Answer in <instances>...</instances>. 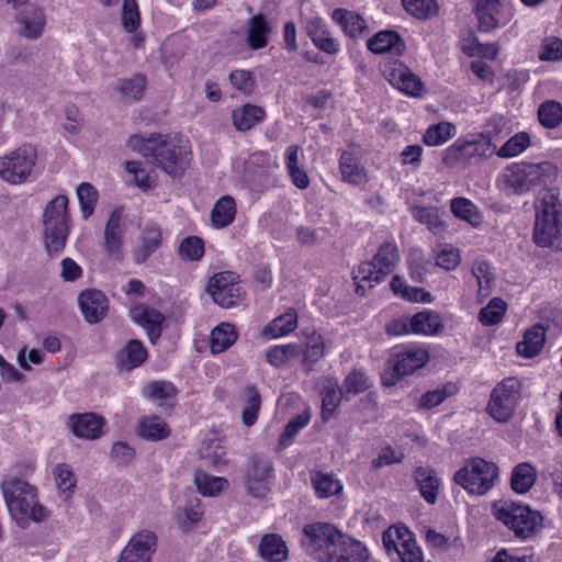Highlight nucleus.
I'll use <instances>...</instances> for the list:
<instances>
[{"label": "nucleus", "instance_id": "1", "mask_svg": "<svg viewBox=\"0 0 562 562\" xmlns=\"http://www.w3.org/2000/svg\"><path fill=\"white\" fill-rule=\"evenodd\" d=\"M127 145L171 177L181 176L189 164V147L175 137L153 134L144 138L133 135Z\"/></svg>", "mask_w": 562, "mask_h": 562}, {"label": "nucleus", "instance_id": "2", "mask_svg": "<svg viewBox=\"0 0 562 562\" xmlns=\"http://www.w3.org/2000/svg\"><path fill=\"white\" fill-rule=\"evenodd\" d=\"M532 239L539 247L562 250V204L559 189H544L535 201Z\"/></svg>", "mask_w": 562, "mask_h": 562}, {"label": "nucleus", "instance_id": "3", "mask_svg": "<svg viewBox=\"0 0 562 562\" xmlns=\"http://www.w3.org/2000/svg\"><path fill=\"white\" fill-rule=\"evenodd\" d=\"M1 492L11 518L20 528H29L31 521L42 522L48 517L47 509L38 502L37 490L18 477L1 483Z\"/></svg>", "mask_w": 562, "mask_h": 562}, {"label": "nucleus", "instance_id": "4", "mask_svg": "<svg viewBox=\"0 0 562 562\" xmlns=\"http://www.w3.org/2000/svg\"><path fill=\"white\" fill-rule=\"evenodd\" d=\"M68 198L64 194L50 200L43 212V236L46 250L50 254L60 252L69 235L70 215Z\"/></svg>", "mask_w": 562, "mask_h": 562}, {"label": "nucleus", "instance_id": "5", "mask_svg": "<svg viewBox=\"0 0 562 562\" xmlns=\"http://www.w3.org/2000/svg\"><path fill=\"white\" fill-rule=\"evenodd\" d=\"M492 515L520 539L529 538L542 522L540 512L507 499L495 502Z\"/></svg>", "mask_w": 562, "mask_h": 562}, {"label": "nucleus", "instance_id": "6", "mask_svg": "<svg viewBox=\"0 0 562 562\" xmlns=\"http://www.w3.org/2000/svg\"><path fill=\"white\" fill-rule=\"evenodd\" d=\"M522 381L516 376H507L496 383L490 394L486 414L496 423L509 422L522 398Z\"/></svg>", "mask_w": 562, "mask_h": 562}, {"label": "nucleus", "instance_id": "7", "mask_svg": "<svg viewBox=\"0 0 562 562\" xmlns=\"http://www.w3.org/2000/svg\"><path fill=\"white\" fill-rule=\"evenodd\" d=\"M554 173L555 168L549 161L513 164L503 171L502 179L506 189L516 194H522L536 187L546 184Z\"/></svg>", "mask_w": 562, "mask_h": 562}, {"label": "nucleus", "instance_id": "8", "mask_svg": "<svg viewBox=\"0 0 562 562\" xmlns=\"http://www.w3.org/2000/svg\"><path fill=\"white\" fill-rule=\"evenodd\" d=\"M498 477V467L482 458H471L459 469L453 481L467 492L475 495L486 494Z\"/></svg>", "mask_w": 562, "mask_h": 562}, {"label": "nucleus", "instance_id": "9", "mask_svg": "<svg viewBox=\"0 0 562 562\" xmlns=\"http://www.w3.org/2000/svg\"><path fill=\"white\" fill-rule=\"evenodd\" d=\"M340 538L341 532L335 526L314 522L303 528L301 543L307 554L319 562H329Z\"/></svg>", "mask_w": 562, "mask_h": 562}, {"label": "nucleus", "instance_id": "10", "mask_svg": "<svg viewBox=\"0 0 562 562\" xmlns=\"http://www.w3.org/2000/svg\"><path fill=\"white\" fill-rule=\"evenodd\" d=\"M36 160V148L24 144L0 157V177L11 184L23 183L30 178Z\"/></svg>", "mask_w": 562, "mask_h": 562}, {"label": "nucleus", "instance_id": "11", "mask_svg": "<svg viewBox=\"0 0 562 562\" xmlns=\"http://www.w3.org/2000/svg\"><path fill=\"white\" fill-rule=\"evenodd\" d=\"M282 347L285 362L301 358V363L306 372H311L326 355L324 338L316 331L305 335L301 342L286 344Z\"/></svg>", "mask_w": 562, "mask_h": 562}, {"label": "nucleus", "instance_id": "12", "mask_svg": "<svg viewBox=\"0 0 562 562\" xmlns=\"http://www.w3.org/2000/svg\"><path fill=\"white\" fill-rule=\"evenodd\" d=\"M273 479L272 462L261 456H252L244 475V485L254 497H265L271 491Z\"/></svg>", "mask_w": 562, "mask_h": 562}, {"label": "nucleus", "instance_id": "13", "mask_svg": "<svg viewBox=\"0 0 562 562\" xmlns=\"http://www.w3.org/2000/svg\"><path fill=\"white\" fill-rule=\"evenodd\" d=\"M474 11L483 32L505 25L514 18V9L506 0H477Z\"/></svg>", "mask_w": 562, "mask_h": 562}, {"label": "nucleus", "instance_id": "14", "mask_svg": "<svg viewBox=\"0 0 562 562\" xmlns=\"http://www.w3.org/2000/svg\"><path fill=\"white\" fill-rule=\"evenodd\" d=\"M237 279L238 276L231 271L216 273L210 279L207 292L214 303L224 308L233 307L238 303L241 297V288Z\"/></svg>", "mask_w": 562, "mask_h": 562}, {"label": "nucleus", "instance_id": "15", "mask_svg": "<svg viewBox=\"0 0 562 562\" xmlns=\"http://www.w3.org/2000/svg\"><path fill=\"white\" fill-rule=\"evenodd\" d=\"M127 227L125 216L121 206L111 211L103 232V250L105 255L121 260Z\"/></svg>", "mask_w": 562, "mask_h": 562}, {"label": "nucleus", "instance_id": "16", "mask_svg": "<svg viewBox=\"0 0 562 562\" xmlns=\"http://www.w3.org/2000/svg\"><path fill=\"white\" fill-rule=\"evenodd\" d=\"M386 268V250L380 247L378 254L371 261L362 262L353 270L356 292L363 295L368 289L383 281Z\"/></svg>", "mask_w": 562, "mask_h": 562}, {"label": "nucleus", "instance_id": "17", "mask_svg": "<svg viewBox=\"0 0 562 562\" xmlns=\"http://www.w3.org/2000/svg\"><path fill=\"white\" fill-rule=\"evenodd\" d=\"M392 550L397 553L401 562H424L412 531L402 524L389 527V554Z\"/></svg>", "mask_w": 562, "mask_h": 562}, {"label": "nucleus", "instance_id": "18", "mask_svg": "<svg viewBox=\"0 0 562 562\" xmlns=\"http://www.w3.org/2000/svg\"><path fill=\"white\" fill-rule=\"evenodd\" d=\"M156 548V533L147 529L142 530L130 539L117 562H150Z\"/></svg>", "mask_w": 562, "mask_h": 562}, {"label": "nucleus", "instance_id": "19", "mask_svg": "<svg viewBox=\"0 0 562 562\" xmlns=\"http://www.w3.org/2000/svg\"><path fill=\"white\" fill-rule=\"evenodd\" d=\"M16 34L27 41L38 40L45 31L47 19L44 10L38 7H27L15 15Z\"/></svg>", "mask_w": 562, "mask_h": 562}, {"label": "nucleus", "instance_id": "20", "mask_svg": "<svg viewBox=\"0 0 562 562\" xmlns=\"http://www.w3.org/2000/svg\"><path fill=\"white\" fill-rule=\"evenodd\" d=\"M162 240V231L159 225L154 223L145 224L132 248L134 262L137 265L146 262L159 249Z\"/></svg>", "mask_w": 562, "mask_h": 562}, {"label": "nucleus", "instance_id": "21", "mask_svg": "<svg viewBox=\"0 0 562 562\" xmlns=\"http://www.w3.org/2000/svg\"><path fill=\"white\" fill-rule=\"evenodd\" d=\"M389 83L407 95L418 98L424 91V82L407 66L395 61L389 72Z\"/></svg>", "mask_w": 562, "mask_h": 562}, {"label": "nucleus", "instance_id": "22", "mask_svg": "<svg viewBox=\"0 0 562 562\" xmlns=\"http://www.w3.org/2000/svg\"><path fill=\"white\" fill-rule=\"evenodd\" d=\"M429 361V352L422 346H407L395 355L394 372L398 376L413 374Z\"/></svg>", "mask_w": 562, "mask_h": 562}, {"label": "nucleus", "instance_id": "23", "mask_svg": "<svg viewBox=\"0 0 562 562\" xmlns=\"http://www.w3.org/2000/svg\"><path fill=\"white\" fill-rule=\"evenodd\" d=\"M78 303L85 319L89 324L101 322L109 310L106 296L95 289L82 291L78 297Z\"/></svg>", "mask_w": 562, "mask_h": 562}, {"label": "nucleus", "instance_id": "24", "mask_svg": "<svg viewBox=\"0 0 562 562\" xmlns=\"http://www.w3.org/2000/svg\"><path fill=\"white\" fill-rule=\"evenodd\" d=\"M68 426L76 437L94 440L102 435L104 419L94 413L74 414L68 418Z\"/></svg>", "mask_w": 562, "mask_h": 562}, {"label": "nucleus", "instance_id": "25", "mask_svg": "<svg viewBox=\"0 0 562 562\" xmlns=\"http://www.w3.org/2000/svg\"><path fill=\"white\" fill-rule=\"evenodd\" d=\"M317 386L322 396V416L324 420L331 417L342 397H345L344 387L339 386L337 379L331 376H322Z\"/></svg>", "mask_w": 562, "mask_h": 562}, {"label": "nucleus", "instance_id": "26", "mask_svg": "<svg viewBox=\"0 0 562 562\" xmlns=\"http://www.w3.org/2000/svg\"><path fill=\"white\" fill-rule=\"evenodd\" d=\"M331 20L338 24L350 38L358 40L368 34V24L357 12L337 8L331 12Z\"/></svg>", "mask_w": 562, "mask_h": 562}, {"label": "nucleus", "instance_id": "27", "mask_svg": "<svg viewBox=\"0 0 562 562\" xmlns=\"http://www.w3.org/2000/svg\"><path fill=\"white\" fill-rule=\"evenodd\" d=\"M133 319L143 326L151 344H155L161 335L164 315L151 307L139 305L132 311Z\"/></svg>", "mask_w": 562, "mask_h": 562}, {"label": "nucleus", "instance_id": "28", "mask_svg": "<svg viewBox=\"0 0 562 562\" xmlns=\"http://www.w3.org/2000/svg\"><path fill=\"white\" fill-rule=\"evenodd\" d=\"M339 169L344 181L359 186L368 180V173L360 162L358 153L346 150L339 159Z\"/></svg>", "mask_w": 562, "mask_h": 562}, {"label": "nucleus", "instance_id": "29", "mask_svg": "<svg viewBox=\"0 0 562 562\" xmlns=\"http://www.w3.org/2000/svg\"><path fill=\"white\" fill-rule=\"evenodd\" d=\"M367 560L366 547L341 532V538L329 562H366Z\"/></svg>", "mask_w": 562, "mask_h": 562}, {"label": "nucleus", "instance_id": "30", "mask_svg": "<svg viewBox=\"0 0 562 562\" xmlns=\"http://www.w3.org/2000/svg\"><path fill=\"white\" fill-rule=\"evenodd\" d=\"M413 335L436 336L443 330L442 318L439 313L424 310L412 316Z\"/></svg>", "mask_w": 562, "mask_h": 562}, {"label": "nucleus", "instance_id": "31", "mask_svg": "<svg viewBox=\"0 0 562 562\" xmlns=\"http://www.w3.org/2000/svg\"><path fill=\"white\" fill-rule=\"evenodd\" d=\"M258 551L266 562H283L288 559L289 554L285 541L278 533L262 536Z\"/></svg>", "mask_w": 562, "mask_h": 562}, {"label": "nucleus", "instance_id": "32", "mask_svg": "<svg viewBox=\"0 0 562 562\" xmlns=\"http://www.w3.org/2000/svg\"><path fill=\"white\" fill-rule=\"evenodd\" d=\"M272 29L263 14L251 16L247 23V44L258 50L268 45V38Z\"/></svg>", "mask_w": 562, "mask_h": 562}, {"label": "nucleus", "instance_id": "33", "mask_svg": "<svg viewBox=\"0 0 562 562\" xmlns=\"http://www.w3.org/2000/svg\"><path fill=\"white\" fill-rule=\"evenodd\" d=\"M414 477L418 485L422 497L429 504H435L438 497L440 480L436 472L428 467H417Z\"/></svg>", "mask_w": 562, "mask_h": 562}, {"label": "nucleus", "instance_id": "34", "mask_svg": "<svg viewBox=\"0 0 562 562\" xmlns=\"http://www.w3.org/2000/svg\"><path fill=\"white\" fill-rule=\"evenodd\" d=\"M458 140L467 160L475 157L487 158L495 154V145L491 143V137L483 133L469 135L467 138Z\"/></svg>", "mask_w": 562, "mask_h": 562}, {"label": "nucleus", "instance_id": "35", "mask_svg": "<svg viewBox=\"0 0 562 562\" xmlns=\"http://www.w3.org/2000/svg\"><path fill=\"white\" fill-rule=\"evenodd\" d=\"M266 112L261 106L245 104L232 112L233 126L239 132H246L265 119Z\"/></svg>", "mask_w": 562, "mask_h": 562}, {"label": "nucleus", "instance_id": "36", "mask_svg": "<svg viewBox=\"0 0 562 562\" xmlns=\"http://www.w3.org/2000/svg\"><path fill=\"white\" fill-rule=\"evenodd\" d=\"M297 328V313L294 308H290L284 314L276 317L268 323L262 329V336L276 339L291 334Z\"/></svg>", "mask_w": 562, "mask_h": 562}, {"label": "nucleus", "instance_id": "37", "mask_svg": "<svg viewBox=\"0 0 562 562\" xmlns=\"http://www.w3.org/2000/svg\"><path fill=\"white\" fill-rule=\"evenodd\" d=\"M546 342V330L542 325H535L528 329L522 341L517 344V351L526 358H532L539 355Z\"/></svg>", "mask_w": 562, "mask_h": 562}, {"label": "nucleus", "instance_id": "38", "mask_svg": "<svg viewBox=\"0 0 562 562\" xmlns=\"http://www.w3.org/2000/svg\"><path fill=\"white\" fill-rule=\"evenodd\" d=\"M412 215L418 223L427 226L435 235H440L446 231V224L441 220L440 210L436 206L416 205L412 209Z\"/></svg>", "mask_w": 562, "mask_h": 562}, {"label": "nucleus", "instance_id": "39", "mask_svg": "<svg viewBox=\"0 0 562 562\" xmlns=\"http://www.w3.org/2000/svg\"><path fill=\"white\" fill-rule=\"evenodd\" d=\"M196 491L206 497H215L228 488V481L222 476H213L204 471H196L194 475Z\"/></svg>", "mask_w": 562, "mask_h": 562}, {"label": "nucleus", "instance_id": "40", "mask_svg": "<svg viewBox=\"0 0 562 562\" xmlns=\"http://www.w3.org/2000/svg\"><path fill=\"white\" fill-rule=\"evenodd\" d=\"M237 339L235 327L229 323H221L210 334L212 353H221L229 348Z\"/></svg>", "mask_w": 562, "mask_h": 562}, {"label": "nucleus", "instance_id": "41", "mask_svg": "<svg viewBox=\"0 0 562 562\" xmlns=\"http://www.w3.org/2000/svg\"><path fill=\"white\" fill-rule=\"evenodd\" d=\"M391 289L395 295L408 302H432V295L422 288L411 286L398 276L393 277Z\"/></svg>", "mask_w": 562, "mask_h": 562}, {"label": "nucleus", "instance_id": "42", "mask_svg": "<svg viewBox=\"0 0 562 562\" xmlns=\"http://www.w3.org/2000/svg\"><path fill=\"white\" fill-rule=\"evenodd\" d=\"M147 352L139 340H131L117 355V364L122 369L132 370L140 366Z\"/></svg>", "mask_w": 562, "mask_h": 562}, {"label": "nucleus", "instance_id": "43", "mask_svg": "<svg viewBox=\"0 0 562 562\" xmlns=\"http://www.w3.org/2000/svg\"><path fill=\"white\" fill-rule=\"evenodd\" d=\"M537 479L536 469L527 462L517 464L510 479L512 488L520 494L527 493L535 484Z\"/></svg>", "mask_w": 562, "mask_h": 562}, {"label": "nucleus", "instance_id": "44", "mask_svg": "<svg viewBox=\"0 0 562 562\" xmlns=\"http://www.w3.org/2000/svg\"><path fill=\"white\" fill-rule=\"evenodd\" d=\"M139 435L147 440H162L170 434L168 425L157 416H145L138 424Z\"/></svg>", "mask_w": 562, "mask_h": 562}, {"label": "nucleus", "instance_id": "45", "mask_svg": "<svg viewBox=\"0 0 562 562\" xmlns=\"http://www.w3.org/2000/svg\"><path fill=\"white\" fill-rule=\"evenodd\" d=\"M235 213L234 199L229 195H224L215 203L212 210V223L217 228L226 227L234 221Z\"/></svg>", "mask_w": 562, "mask_h": 562}, {"label": "nucleus", "instance_id": "46", "mask_svg": "<svg viewBox=\"0 0 562 562\" xmlns=\"http://www.w3.org/2000/svg\"><path fill=\"white\" fill-rule=\"evenodd\" d=\"M539 123L548 130L557 128L562 124V104L555 100H546L538 108Z\"/></svg>", "mask_w": 562, "mask_h": 562}, {"label": "nucleus", "instance_id": "47", "mask_svg": "<svg viewBox=\"0 0 562 562\" xmlns=\"http://www.w3.org/2000/svg\"><path fill=\"white\" fill-rule=\"evenodd\" d=\"M456 134V126L449 122H440L430 125L424 136L423 142L427 146H440L452 138Z\"/></svg>", "mask_w": 562, "mask_h": 562}, {"label": "nucleus", "instance_id": "48", "mask_svg": "<svg viewBox=\"0 0 562 562\" xmlns=\"http://www.w3.org/2000/svg\"><path fill=\"white\" fill-rule=\"evenodd\" d=\"M312 483L315 488L316 495L321 498H328L337 495L342 491V485L339 480L335 479L334 475L317 472L312 476Z\"/></svg>", "mask_w": 562, "mask_h": 562}, {"label": "nucleus", "instance_id": "49", "mask_svg": "<svg viewBox=\"0 0 562 562\" xmlns=\"http://www.w3.org/2000/svg\"><path fill=\"white\" fill-rule=\"evenodd\" d=\"M531 144L527 132H519L504 143L501 148H495V154L501 158H513L525 151Z\"/></svg>", "mask_w": 562, "mask_h": 562}, {"label": "nucleus", "instance_id": "50", "mask_svg": "<svg viewBox=\"0 0 562 562\" xmlns=\"http://www.w3.org/2000/svg\"><path fill=\"white\" fill-rule=\"evenodd\" d=\"M456 393V386L446 384L424 393L416 403L418 409H431L442 404L448 397Z\"/></svg>", "mask_w": 562, "mask_h": 562}, {"label": "nucleus", "instance_id": "51", "mask_svg": "<svg viewBox=\"0 0 562 562\" xmlns=\"http://www.w3.org/2000/svg\"><path fill=\"white\" fill-rule=\"evenodd\" d=\"M402 4L407 13L420 20L431 19L439 12L436 0H402Z\"/></svg>", "mask_w": 562, "mask_h": 562}, {"label": "nucleus", "instance_id": "52", "mask_svg": "<svg viewBox=\"0 0 562 562\" xmlns=\"http://www.w3.org/2000/svg\"><path fill=\"white\" fill-rule=\"evenodd\" d=\"M146 79L143 75H135L132 78L121 79L117 82V90L127 101H136L143 95Z\"/></svg>", "mask_w": 562, "mask_h": 562}, {"label": "nucleus", "instance_id": "53", "mask_svg": "<svg viewBox=\"0 0 562 562\" xmlns=\"http://www.w3.org/2000/svg\"><path fill=\"white\" fill-rule=\"evenodd\" d=\"M505 312L506 303L499 297H494L480 311L479 321L484 326L496 325L503 319Z\"/></svg>", "mask_w": 562, "mask_h": 562}, {"label": "nucleus", "instance_id": "54", "mask_svg": "<svg viewBox=\"0 0 562 562\" xmlns=\"http://www.w3.org/2000/svg\"><path fill=\"white\" fill-rule=\"evenodd\" d=\"M371 386L370 379L359 370H352L344 380L345 397L356 396Z\"/></svg>", "mask_w": 562, "mask_h": 562}, {"label": "nucleus", "instance_id": "55", "mask_svg": "<svg viewBox=\"0 0 562 562\" xmlns=\"http://www.w3.org/2000/svg\"><path fill=\"white\" fill-rule=\"evenodd\" d=\"M77 195L82 218L88 220L94 211L98 201V192L90 183L82 182L77 189Z\"/></svg>", "mask_w": 562, "mask_h": 562}, {"label": "nucleus", "instance_id": "56", "mask_svg": "<svg viewBox=\"0 0 562 562\" xmlns=\"http://www.w3.org/2000/svg\"><path fill=\"white\" fill-rule=\"evenodd\" d=\"M472 274L476 279L479 293L483 296H487L494 284V274L491 272L487 262L483 260L474 261L472 265Z\"/></svg>", "mask_w": 562, "mask_h": 562}, {"label": "nucleus", "instance_id": "57", "mask_svg": "<svg viewBox=\"0 0 562 562\" xmlns=\"http://www.w3.org/2000/svg\"><path fill=\"white\" fill-rule=\"evenodd\" d=\"M450 209L452 214L463 221L471 224L479 221L480 215L475 204L467 198H454L450 202Z\"/></svg>", "mask_w": 562, "mask_h": 562}, {"label": "nucleus", "instance_id": "58", "mask_svg": "<svg viewBox=\"0 0 562 562\" xmlns=\"http://www.w3.org/2000/svg\"><path fill=\"white\" fill-rule=\"evenodd\" d=\"M245 392H246L247 398H246V404H245V408L243 411L241 418H243V423L247 427H250L257 420L258 413L260 411L261 401H260L259 392L257 391V389L254 385L247 386Z\"/></svg>", "mask_w": 562, "mask_h": 562}, {"label": "nucleus", "instance_id": "59", "mask_svg": "<svg viewBox=\"0 0 562 562\" xmlns=\"http://www.w3.org/2000/svg\"><path fill=\"white\" fill-rule=\"evenodd\" d=\"M179 254L186 260H200L204 255L203 240L196 236L184 238L180 244Z\"/></svg>", "mask_w": 562, "mask_h": 562}, {"label": "nucleus", "instance_id": "60", "mask_svg": "<svg viewBox=\"0 0 562 562\" xmlns=\"http://www.w3.org/2000/svg\"><path fill=\"white\" fill-rule=\"evenodd\" d=\"M144 393L151 400H167L176 395V389L170 382L154 381L145 387Z\"/></svg>", "mask_w": 562, "mask_h": 562}, {"label": "nucleus", "instance_id": "61", "mask_svg": "<svg viewBox=\"0 0 562 562\" xmlns=\"http://www.w3.org/2000/svg\"><path fill=\"white\" fill-rule=\"evenodd\" d=\"M122 23L127 32H134L139 25V12L136 0L123 1Z\"/></svg>", "mask_w": 562, "mask_h": 562}, {"label": "nucleus", "instance_id": "62", "mask_svg": "<svg viewBox=\"0 0 562 562\" xmlns=\"http://www.w3.org/2000/svg\"><path fill=\"white\" fill-rule=\"evenodd\" d=\"M308 414L297 415L294 419L290 420L285 426L283 434L280 437V445H289L292 441V439L296 436V434L308 424Z\"/></svg>", "mask_w": 562, "mask_h": 562}, {"label": "nucleus", "instance_id": "63", "mask_svg": "<svg viewBox=\"0 0 562 562\" xmlns=\"http://www.w3.org/2000/svg\"><path fill=\"white\" fill-rule=\"evenodd\" d=\"M322 35H317L312 43L322 52L328 55H336L340 52L339 42L331 35L329 29L323 31Z\"/></svg>", "mask_w": 562, "mask_h": 562}, {"label": "nucleus", "instance_id": "64", "mask_svg": "<svg viewBox=\"0 0 562 562\" xmlns=\"http://www.w3.org/2000/svg\"><path fill=\"white\" fill-rule=\"evenodd\" d=\"M229 81L234 88L250 93L254 89L255 80L251 72L244 69L234 70L229 74Z\"/></svg>", "mask_w": 562, "mask_h": 562}]
</instances>
